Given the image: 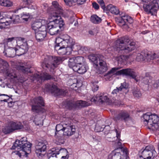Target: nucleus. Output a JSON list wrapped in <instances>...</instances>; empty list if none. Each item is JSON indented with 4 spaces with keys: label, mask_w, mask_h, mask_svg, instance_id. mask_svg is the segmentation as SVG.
<instances>
[{
    "label": "nucleus",
    "mask_w": 159,
    "mask_h": 159,
    "mask_svg": "<svg viewBox=\"0 0 159 159\" xmlns=\"http://www.w3.org/2000/svg\"><path fill=\"white\" fill-rule=\"evenodd\" d=\"M21 8H18L17 9V10L18 11L19 10H20L21 9Z\"/></svg>",
    "instance_id": "nucleus-63"
},
{
    "label": "nucleus",
    "mask_w": 159,
    "mask_h": 159,
    "mask_svg": "<svg viewBox=\"0 0 159 159\" xmlns=\"http://www.w3.org/2000/svg\"><path fill=\"white\" fill-rule=\"evenodd\" d=\"M0 5L5 7H10L12 5V2L9 0H0Z\"/></svg>",
    "instance_id": "nucleus-38"
},
{
    "label": "nucleus",
    "mask_w": 159,
    "mask_h": 159,
    "mask_svg": "<svg viewBox=\"0 0 159 159\" xmlns=\"http://www.w3.org/2000/svg\"><path fill=\"white\" fill-rule=\"evenodd\" d=\"M127 37H124L118 39L115 42V47L116 50L120 53H128L134 49L135 43L130 42Z\"/></svg>",
    "instance_id": "nucleus-3"
},
{
    "label": "nucleus",
    "mask_w": 159,
    "mask_h": 159,
    "mask_svg": "<svg viewBox=\"0 0 159 159\" xmlns=\"http://www.w3.org/2000/svg\"><path fill=\"white\" fill-rule=\"evenodd\" d=\"M64 104L66 105L65 107L70 110H76L89 105L87 102L81 100L76 101L70 100L65 102Z\"/></svg>",
    "instance_id": "nucleus-11"
},
{
    "label": "nucleus",
    "mask_w": 159,
    "mask_h": 159,
    "mask_svg": "<svg viewBox=\"0 0 159 159\" xmlns=\"http://www.w3.org/2000/svg\"><path fill=\"white\" fill-rule=\"evenodd\" d=\"M90 20L94 24H98L101 22V19L97 15H94L91 16Z\"/></svg>",
    "instance_id": "nucleus-37"
},
{
    "label": "nucleus",
    "mask_w": 159,
    "mask_h": 159,
    "mask_svg": "<svg viewBox=\"0 0 159 159\" xmlns=\"http://www.w3.org/2000/svg\"><path fill=\"white\" fill-rule=\"evenodd\" d=\"M104 129L100 126L98 124H96L95 125V131L96 132H99L101 131H102Z\"/></svg>",
    "instance_id": "nucleus-49"
},
{
    "label": "nucleus",
    "mask_w": 159,
    "mask_h": 159,
    "mask_svg": "<svg viewBox=\"0 0 159 159\" xmlns=\"http://www.w3.org/2000/svg\"><path fill=\"white\" fill-rule=\"evenodd\" d=\"M42 30H39L37 32H35L36 39L39 42L43 40L46 36V26L45 25H43L42 27Z\"/></svg>",
    "instance_id": "nucleus-24"
},
{
    "label": "nucleus",
    "mask_w": 159,
    "mask_h": 159,
    "mask_svg": "<svg viewBox=\"0 0 159 159\" xmlns=\"http://www.w3.org/2000/svg\"><path fill=\"white\" fill-rule=\"evenodd\" d=\"M43 120L41 117L37 116L34 119V121L36 125L39 126H42L43 125Z\"/></svg>",
    "instance_id": "nucleus-42"
},
{
    "label": "nucleus",
    "mask_w": 159,
    "mask_h": 159,
    "mask_svg": "<svg viewBox=\"0 0 159 159\" xmlns=\"http://www.w3.org/2000/svg\"><path fill=\"white\" fill-rule=\"evenodd\" d=\"M74 59L75 60V62L78 65L85 64L86 63L85 61V59L82 57H74Z\"/></svg>",
    "instance_id": "nucleus-36"
},
{
    "label": "nucleus",
    "mask_w": 159,
    "mask_h": 159,
    "mask_svg": "<svg viewBox=\"0 0 159 159\" xmlns=\"http://www.w3.org/2000/svg\"><path fill=\"white\" fill-rule=\"evenodd\" d=\"M87 66L86 64H83L81 66L77 65V66L74 67V71L80 74H82L87 71Z\"/></svg>",
    "instance_id": "nucleus-30"
},
{
    "label": "nucleus",
    "mask_w": 159,
    "mask_h": 159,
    "mask_svg": "<svg viewBox=\"0 0 159 159\" xmlns=\"http://www.w3.org/2000/svg\"><path fill=\"white\" fill-rule=\"evenodd\" d=\"M129 0H125V1L126 2H128Z\"/></svg>",
    "instance_id": "nucleus-64"
},
{
    "label": "nucleus",
    "mask_w": 159,
    "mask_h": 159,
    "mask_svg": "<svg viewBox=\"0 0 159 159\" xmlns=\"http://www.w3.org/2000/svg\"><path fill=\"white\" fill-rule=\"evenodd\" d=\"M16 69L18 70L22 71L24 73H26L30 72V69L29 68L24 66L18 65L17 66Z\"/></svg>",
    "instance_id": "nucleus-40"
},
{
    "label": "nucleus",
    "mask_w": 159,
    "mask_h": 159,
    "mask_svg": "<svg viewBox=\"0 0 159 159\" xmlns=\"http://www.w3.org/2000/svg\"><path fill=\"white\" fill-rule=\"evenodd\" d=\"M8 39V38L7 39H4V43L5 44L4 46H6V44H6V43H9V42H7V41L6 40V41H5L6 40H7V39ZM12 41H13V42H14V40ZM11 42H12V41H11ZM7 44H8V43H7Z\"/></svg>",
    "instance_id": "nucleus-58"
},
{
    "label": "nucleus",
    "mask_w": 159,
    "mask_h": 159,
    "mask_svg": "<svg viewBox=\"0 0 159 159\" xmlns=\"http://www.w3.org/2000/svg\"><path fill=\"white\" fill-rule=\"evenodd\" d=\"M106 9L112 13L117 15L119 13V11L117 8L111 4L107 6Z\"/></svg>",
    "instance_id": "nucleus-34"
},
{
    "label": "nucleus",
    "mask_w": 159,
    "mask_h": 159,
    "mask_svg": "<svg viewBox=\"0 0 159 159\" xmlns=\"http://www.w3.org/2000/svg\"><path fill=\"white\" fill-rule=\"evenodd\" d=\"M9 18L11 19V20L10 21L11 23L16 24L21 22L18 15H13L12 16H10Z\"/></svg>",
    "instance_id": "nucleus-35"
},
{
    "label": "nucleus",
    "mask_w": 159,
    "mask_h": 159,
    "mask_svg": "<svg viewBox=\"0 0 159 159\" xmlns=\"http://www.w3.org/2000/svg\"><path fill=\"white\" fill-rule=\"evenodd\" d=\"M44 20H42L41 21H36L34 22L32 25V28L33 30L36 32L38 30H42V23L44 22Z\"/></svg>",
    "instance_id": "nucleus-32"
},
{
    "label": "nucleus",
    "mask_w": 159,
    "mask_h": 159,
    "mask_svg": "<svg viewBox=\"0 0 159 159\" xmlns=\"http://www.w3.org/2000/svg\"><path fill=\"white\" fill-rule=\"evenodd\" d=\"M116 121H124L126 124L131 123L133 121L128 113L126 111H123L119 113L115 118Z\"/></svg>",
    "instance_id": "nucleus-21"
},
{
    "label": "nucleus",
    "mask_w": 159,
    "mask_h": 159,
    "mask_svg": "<svg viewBox=\"0 0 159 159\" xmlns=\"http://www.w3.org/2000/svg\"><path fill=\"white\" fill-rule=\"evenodd\" d=\"M68 62V65L69 67L70 68H72L74 70V67L77 66V65L76 64L74 57L70 58Z\"/></svg>",
    "instance_id": "nucleus-41"
},
{
    "label": "nucleus",
    "mask_w": 159,
    "mask_h": 159,
    "mask_svg": "<svg viewBox=\"0 0 159 159\" xmlns=\"http://www.w3.org/2000/svg\"><path fill=\"white\" fill-rule=\"evenodd\" d=\"M93 7L95 9L98 10L99 8V6L98 5L96 2H93L92 3Z\"/></svg>",
    "instance_id": "nucleus-56"
},
{
    "label": "nucleus",
    "mask_w": 159,
    "mask_h": 159,
    "mask_svg": "<svg viewBox=\"0 0 159 159\" xmlns=\"http://www.w3.org/2000/svg\"><path fill=\"white\" fill-rule=\"evenodd\" d=\"M56 44H59V46H69L73 48L75 42L73 39L67 34H64L61 37H58L56 39Z\"/></svg>",
    "instance_id": "nucleus-13"
},
{
    "label": "nucleus",
    "mask_w": 159,
    "mask_h": 159,
    "mask_svg": "<svg viewBox=\"0 0 159 159\" xmlns=\"http://www.w3.org/2000/svg\"><path fill=\"white\" fill-rule=\"evenodd\" d=\"M64 1L66 4L69 6H71L74 3V2L71 1V0H64Z\"/></svg>",
    "instance_id": "nucleus-55"
},
{
    "label": "nucleus",
    "mask_w": 159,
    "mask_h": 159,
    "mask_svg": "<svg viewBox=\"0 0 159 159\" xmlns=\"http://www.w3.org/2000/svg\"><path fill=\"white\" fill-rule=\"evenodd\" d=\"M143 2H147L148 1H149V0H142ZM150 2H151L152 0H150Z\"/></svg>",
    "instance_id": "nucleus-61"
},
{
    "label": "nucleus",
    "mask_w": 159,
    "mask_h": 159,
    "mask_svg": "<svg viewBox=\"0 0 159 159\" xmlns=\"http://www.w3.org/2000/svg\"><path fill=\"white\" fill-rule=\"evenodd\" d=\"M132 93L134 96L136 98H139L142 96V93L139 89L138 88H134L132 90Z\"/></svg>",
    "instance_id": "nucleus-39"
},
{
    "label": "nucleus",
    "mask_w": 159,
    "mask_h": 159,
    "mask_svg": "<svg viewBox=\"0 0 159 159\" xmlns=\"http://www.w3.org/2000/svg\"><path fill=\"white\" fill-rule=\"evenodd\" d=\"M129 87L128 84L125 82L121 84V85L119 88H121V90L123 89H127Z\"/></svg>",
    "instance_id": "nucleus-48"
},
{
    "label": "nucleus",
    "mask_w": 159,
    "mask_h": 159,
    "mask_svg": "<svg viewBox=\"0 0 159 159\" xmlns=\"http://www.w3.org/2000/svg\"><path fill=\"white\" fill-rule=\"evenodd\" d=\"M99 4L101 7L104 10L106 8L105 3L103 0H97Z\"/></svg>",
    "instance_id": "nucleus-50"
},
{
    "label": "nucleus",
    "mask_w": 159,
    "mask_h": 159,
    "mask_svg": "<svg viewBox=\"0 0 159 159\" xmlns=\"http://www.w3.org/2000/svg\"><path fill=\"white\" fill-rule=\"evenodd\" d=\"M66 125L67 124H66L63 125L59 124L57 125L56 127V131L55 132V137H58L63 134L64 129Z\"/></svg>",
    "instance_id": "nucleus-28"
},
{
    "label": "nucleus",
    "mask_w": 159,
    "mask_h": 159,
    "mask_svg": "<svg viewBox=\"0 0 159 159\" xmlns=\"http://www.w3.org/2000/svg\"><path fill=\"white\" fill-rule=\"evenodd\" d=\"M120 69V68L119 67L112 68L111 70L104 75L106 80H111L113 75H121L129 76L133 79L136 80V75L133 70L129 68H127L117 71Z\"/></svg>",
    "instance_id": "nucleus-4"
},
{
    "label": "nucleus",
    "mask_w": 159,
    "mask_h": 159,
    "mask_svg": "<svg viewBox=\"0 0 159 159\" xmlns=\"http://www.w3.org/2000/svg\"><path fill=\"white\" fill-rule=\"evenodd\" d=\"M5 50L3 52L4 55L9 57H13L17 55L16 48H7L6 46H4Z\"/></svg>",
    "instance_id": "nucleus-26"
},
{
    "label": "nucleus",
    "mask_w": 159,
    "mask_h": 159,
    "mask_svg": "<svg viewBox=\"0 0 159 159\" xmlns=\"http://www.w3.org/2000/svg\"><path fill=\"white\" fill-rule=\"evenodd\" d=\"M69 81L73 83L72 84H71V86H72V85H73L74 86H75V87H76V84L74 83L75 82H77V80L76 79H74L73 80L72 79H70L69 80Z\"/></svg>",
    "instance_id": "nucleus-57"
},
{
    "label": "nucleus",
    "mask_w": 159,
    "mask_h": 159,
    "mask_svg": "<svg viewBox=\"0 0 159 159\" xmlns=\"http://www.w3.org/2000/svg\"><path fill=\"white\" fill-rule=\"evenodd\" d=\"M116 137L117 139H118V140H116L115 144L118 146L119 148H120L121 150V152L123 154H122V155H125L126 157L128 153L127 149V148H121V143L120 142V141H121V139H120V134L118 132V131L116 129Z\"/></svg>",
    "instance_id": "nucleus-27"
},
{
    "label": "nucleus",
    "mask_w": 159,
    "mask_h": 159,
    "mask_svg": "<svg viewBox=\"0 0 159 159\" xmlns=\"http://www.w3.org/2000/svg\"><path fill=\"white\" fill-rule=\"evenodd\" d=\"M149 77L148 76H146L144 77L143 79V83L145 84H148L149 81Z\"/></svg>",
    "instance_id": "nucleus-51"
},
{
    "label": "nucleus",
    "mask_w": 159,
    "mask_h": 159,
    "mask_svg": "<svg viewBox=\"0 0 159 159\" xmlns=\"http://www.w3.org/2000/svg\"><path fill=\"white\" fill-rule=\"evenodd\" d=\"M46 90L55 96H57L62 94V90L58 89L54 84H47L45 86Z\"/></svg>",
    "instance_id": "nucleus-23"
},
{
    "label": "nucleus",
    "mask_w": 159,
    "mask_h": 159,
    "mask_svg": "<svg viewBox=\"0 0 159 159\" xmlns=\"http://www.w3.org/2000/svg\"><path fill=\"white\" fill-rule=\"evenodd\" d=\"M75 125L71 124L66 126L63 133L64 136H70L75 132Z\"/></svg>",
    "instance_id": "nucleus-25"
},
{
    "label": "nucleus",
    "mask_w": 159,
    "mask_h": 159,
    "mask_svg": "<svg viewBox=\"0 0 159 159\" xmlns=\"http://www.w3.org/2000/svg\"><path fill=\"white\" fill-rule=\"evenodd\" d=\"M152 87L154 89L159 88V80L155 81L152 85Z\"/></svg>",
    "instance_id": "nucleus-47"
},
{
    "label": "nucleus",
    "mask_w": 159,
    "mask_h": 159,
    "mask_svg": "<svg viewBox=\"0 0 159 159\" xmlns=\"http://www.w3.org/2000/svg\"><path fill=\"white\" fill-rule=\"evenodd\" d=\"M121 91V88H117L115 89H114L112 92L111 93V99L114 97V98H116V99H118V101L116 100V101L118 102V103H114L115 105L120 104V99L119 98L118 96H117V94L120 91Z\"/></svg>",
    "instance_id": "nucleus-31"
},
{
    "label": "nucleus",
    "mask_w": 159,
    "mask_h": 159,
    "mask_svg": "<svg viewBox=\"0 0 159 159\" xmlns=\"http://www.w3.org/2000/svg\"><path fill=\"white\" fill-rule=\"evenodd\" d=\"M0 71L11 78H16V76L13 70L10 69L8 63L6 61L0 58Z\"/></svg>",
    "instance_id": "nucleus-14"
},
{
    "label": "nucleus",
    "mask_w": 159,
    "mask_h": 159,
    "mask_svg": "<svg viewBox=\"0 0 159 159\" xmlns=\"http://www.w3.org/2000/svg\"><path fill=\"white\" fill-rule=\"evenodd\" d=\"M59 44H56L55 47V50L59 55L66 54L69 55L71 54L73 50V48L69 46H59Z\"/></svg>",
    "instance_id": "nucleus-20"
},
{
    "label": "nucleus",
    "mask_w": 159,
    "mask_h": 159,
    "mask_svg": "<svg viewBox=\"0 0 159 159\" xmlns=\"http://www.w3.org/2000/svg\"><path fill=\"white\" fill-rule=\"evenodd\" d=\"M89 58L97 66H99L100 70L102 72H104L107 70V66L104 61V57L103 56L96 57L93 55H92L89 56Z\"/></svg>",
    "instance_id": "nucleus-9"
},
{
    "label": "nucleus",
    "mask_w": 159,
    "mask_h": 159,
    "mask_svg": "<svg viewBox=\"0 0 159 159\" xmlns=\"http://www.w3.org/2000/svg\"><path fill=\"white\" fill-rule=\"evenodd\" d=\"M22 1L24 4L27 5H30L32 2V0H22Z\"/></svg>",
    "instance_id": "nucleus-53"
},
{
    "label": "nucleus",
    "mask_w": 159,
    "mask_h": 159,
    "mask_svg": "<svg viewBox=\"0 0 159 159\" xmlns=\"http://www.w3.org/2000/svg\"><path fill=\"white\" fill-rule=\"evenodd\" d=\"M97 81H92V89L93 91L95 92L98 90L99 86L97 84Z\"/></svg>",
    "instance_id": "nucleus-45"
},
{
    "label": "nucleus",
    "mask_w": 159,
    "mask_h": 159,
    "mask_svg": "<svg viewBox=\"0 0 159 159\" xmlns=\"http://www.w3.org/2000/svg\"><path fill=\"white\" fill-rule=\"evenodd\" d=\"M53 7L55 8V10L53 12V13H51L50 15V17H51V15L52 14L55 15L56 14L59 15L60 17V15L62 13V9H61V7L59 6L57 2H53L52 3Z\"/></svg>",
    "instance_id": "nucleus-29"
},
{
    "label": "nucleus",
    "mask_w": 159,
    "mask_h": 159,
    "mask_svg": "<svg viewBox=\"0 0 159 159\" xmlns=\"http://www.w3.org/2000/svg\"><path fill=\"white\" fill-rule=\"evenodd\" d=\"M23 127V125L20 122L16 123L11 121L7 126L4 127L2 131L5 134H7L13 132L16 130L20 129Z\"/></svg>",
    "instance_id": "nucleus-15"
},
{
    "label": "nucleus",
    "mask_w": 159,
    "mask_h": 159,
    "mask_svg": "<svg viewBox=\"0 0 159 159\" xmlns=\"http://www.w3.org/2000/svg\"><path fill=\"white\" fill-rule=\"evenodd\" d=\"M128 58L129 56L127 55H120L118 57L117 60L119 62H124L128 59Z\"/></svg>",
    "instance_id": "nucleus-44"
},
{
    "label": "nucleus",
    "mask_w": 159,
    "mask_h": 159,
    "mask_svg": "<svg viewBox=\"0 0 159 159\" xmlns=\"http://www.w3.org/2000/svg\"><path fill=\"white\" fill-rule=\"evenodd\" d=\"M24 40V39L20 38L17 40L15 38L12 37L8 38L6 40L8 42H10L14 40V42H16L17 47L16 48V49L17 55L20 56L27 52L28 49V44L26 42H23Z\"/></svg>",
    "instance_id": "nucleus-7"
},
{
    "label": "nucleus",
    "mask_w": 159,
    "mask_h": 159,
    "mask_svg": "<svg viewBox=\"0 0 159 159\" xmlns=\"http://www.w3.org/2000/svg\"><path fill=\"white\" fill-rule=\"evenodd\" d=\"M34 101L35 105L32 106V109L33 111L36 113L44 112L45 109L42 107L44 106L43 98L41 97L36 98H34Z\"/></svg>",
    "instance_id": "nucleus-16"
},
{
    "label": "nucleus",
    "mask_w": 159,
    "mask_h": 159,
    "mask_svg": "<svg viewBox=\"0 0 159 159\" xmlns=\"http://www.w3.org/2000/svg\"><path fill=\"white\" fill-rule=\"evenodd\" d=\"M156 152L153 146L149 145L146 146L142 152L141 157L144 159H152L156 156Z\"/></svg>",
    "instance_id": "nucleus-17"
},
{
    "label": "nucleus",
    "mask_w": 159,
    "mask_h": 159,
    "mask_svg": "<svg viewBox=\"0 0 159 159\" xmlns=\"http://www.w3.org/2000/svg\"><path fill=\"white\" fill-rule=\"evenodd\" d=\"M144 121L146 122L149 129L153 130L159 129V117L155 114L150 115V113H147L143 116Z\"/></svg>",
    "instance_id": "nucleus-6"
},
{
    "label": "nucleus",
    "mask_w": 159,
    "mask_h": 159,
    "mask_svg": "<svg viewBox=\"0 0 159 159\" xmlns=\"http://www.w3.org/2000/svg\"><path fill=\"white\" fill-rule=\"evenodd\" d=\"M112 155L111 159H120L123 155L120 152H112Z\"/></svg>",
    "instance_id": "nucleus-43"
},
{
    "label": "nucleus",
    "mask_w": 159,
    "mask_h": 159,
    "mask_svg": "<svg viewBox=\"0 0 159 159\" xmlns=\"http://www.w3.org/2000/svg\"><path fill=\"white\" fill-rule=\"evenodd\" d=\"M158 57L155 53L148 52L147 51L142 52L141 53H138L136 57V60L138 61H142L147 59L148 61L153 60Z\"/></svg>",
    "instance_id": "nucleus-18"
},
{
    "label": "nucleus",
    "mask_w": 159,
    "mask_h": 159,
    "mask_svg": "<svg viewBox=\"0 0 159 159\" xmlns=\"http://www.w3.org/2000/svg\"><path fill=\"white\" fill-rule=\"evenodd\" d=\"M46 145L45 143L39 142L36 146L35 152L38 157H42L46 153Z\"/></svg>",
    "instance_id": "nucleus-22"
},
{
    "label": "nucleus",
    "mask_w": 159,
    "mask_h": 159,
    "mask_svg": "<svg viewBox=\"0 0 159 159\" xmlns=\"http://www.w3.org/2000/svg\"><path fill=\"white\" fill-rule=\"evenodd\" d=\"M68 153L66 149L55 148H52L51 152L48 154V158H52V159H68Z\"/></svg>",
    "instance_id": "nucleus-8"
},
{
    "label": "nucleus",
    "mask_w": 159,
    "mask_h": 159,
    "mask_svg": "<svg viewBox=\"0 0 159 159\" xmlns=\"http://www.w3.org/2000/svg\"><path fill=\"white\" fill-rule=\"evenodd\" d=\"M85 2V1H81V4H83L84 3V2Z\"/></svg>",
    "instance_id": "nucleus-62"
},
{
    "label": "nucleus",
    "mask_w": 159,
    "mask_h": 159,
    "mask_svg": "<svg viewBox=\"0 0 159 159\" xmlns=\"http://www.w3.org/2000/svg\"><path fill=\"white\" fill-rule=\"evenodd\" d=\"M89 33L91 35H93V32L92 30H90L89 31Z\"/></svg>",
    "instance_id": "nucleus-59"
},
{
    "label": "nucleus",
    "mask_w": 159,
    "mask_h": 159,
    "mask_svg": "<svg viewBox=\"0 0 159 159\" xmlns=\"http://www.w3.org/2000/svg\"><path fill=\"white\" fill-rule=\"evenodd\" d=\"M29 18V16L28 14H24L21 17L22 19L24 20L25 21H27L28 18Z\"/></svg>",
    "instance_id": "nucleus-54"
},
{
    "label": "nucleus",
    "mask_w": 159,
    "mask_h": 159,
    "mask_svg": "<svg viewBox=\"0 0 159 159\" xmlns=\"http://www.w3.org/2000/svg\"><path fill=\"white\" fill-rule=\"evenodd\" d=\"M116 100L118 101V99H116V98L114 99V98L112 99L111 98L109 99L106 94L102 93L97 94L96 96L92 98L90 100L92 102L99 103L101 104L106 103L109 105L112 103H118Z\"/></svg>",
    "instance_id": "nucleus-10"
},
{
    "label": "nucleus",
    "mask_w": 159,
    "mask_h": 159,
    "mask_svg": "<svg viewBox=\"0 0 159 159\" xmlns=\"http://www.w3.org/2000/svg\"><path fill=\"white\" fill-rule=\"evenodd\" d=\"M50 22L46 26V31L52 35L59 34L64 29V24L61 17L58 15L52 14L49 17Z\"/></svg>",
    "instance_id": "nucleus-1"
},
{
    "label": "nucleus",
    "mask_w": 159,
    "mask_h": 159,
    "mask_svg": "<svg viewBox=\"0 0 159 159\" xmlns=\"http://www.w3.org/2000/svg\"><path fill=\"white\" fill-rule=\"evenodd\" d=\"M9 23L7 21L2 22V20L0 21V28L1 29L5 28L6 26L9 25Z\"/></svg>",
    "instance_id": "nucleus-46"
},
{
    "label": "nucleus",
    "mask_w": 159,
    "mask_h": 159,
    "mask_svg": "<svg viewBox=\"0 0 159 159\" xmlns=\"http://www.w3.org/2000/svg\"><path fill=\"white\" fill-rule=\"evenodd\" d=\"M31 144L27 141L26 138H23L20 140H16L11 149L17 148L19 150L16 152V154L20 157L22 156L26 155L27 157L31 152Z\"/></svg>",
    "instance_id": "nucleus-2"
},
{
    "label": "nucleus",
    "mask_w": 159,
    "mask_h": 159,
    "mask_svg": "<svg viewBox=\"0 0 159 159\" xmlns=\"http://www.w3.org/2000/svg\"><path fill=\"white\" fill-rule=\"evenodd\" d=\"M64 60L60 57L47 56L41 64V66L44 69H48L50 71L53 70L61 62Z\"/></svg>",
    "instance_id": "nucleus-5"
},
{
    "label": "nucleus",
    "mask_w": 159,
    "mask_h": 159,
    "mask_svg": "<svg viewBox=\"0 0 159 159\" xmlns=\"http://www.w3.org/2000/svg\"><path fill=\"white\" fill-rule=\"evenodd\" d=\"M78 0H71V1L72 2L75 3Z\"/></svg>",
    "instance_id": "nucleus-60"
},
{
    "label": "nucleus",
    "mask_w": 159,
    "mask_h": 159,
    "mask_svg": "<svg viewBox=\"0 0 159 159\" xmlns=\"http://www.w3.org/2000/svg\"><path fill=\"white\" fill-rule=\"evenodd\" d=\"M159 7V0H152L148 3L143 5L144 10L148 14L155 15Z\"/></svg>",
    "instance_id": "nucleus-12"
},
{
    "label": "nucleus",
    "mask_w": 159,
    "mask_h": 159,
    "mask_svg": "<svg viewBox=\"0 0 159 159\" xmlns=\"http://www.w3.org/2000/svg\"><path fill=\"white\" fill-rule=\"evenodd\" d=\"M37 78L39 79V80H41L42 81L50 80L52 78V77L48 73H44L41 74L40 75H37Z\"/></svg>",
    "instance_id": "nucleus-33"
},
{
    "label": "nucleus",
    "mask_w": 159,
    "mask_h": 159,
    "mask_svg": "<svg viewBox=\"0 0 159 159\" xmlns=\"http://www.w3.org/2000/svg\"><path fill=\"white\" fill-rule=\"evenodd\" d=\"M9 98V97L7 98L6 96H2L0 98V100L1 102L3 101L5 102H7V100H8Z\"/></svg>",
    "instance_id": "nucleus-52"
},
{
    "label": "nucleus",
    "mask_w": 159,
    "mask_h": 159,
    "mask_svg": "<svg viewBox=\"0 0 159 159\" xmlns=\"http://www.w3.org/2000/svg\"><path fill=\"white\" fill-rule=\"evenodd\" d=\"M133 21V19L131 17L125 13H122L120 15V17L118 20V22L120 26H125L127 27L128 24L132 23Z\"/></svg>",
    "instance_id": "nucleus-19"
}]
</instances>
